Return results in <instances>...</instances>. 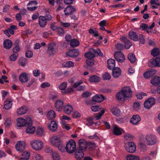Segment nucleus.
I'll return each instance as SVG.
<instances>
[{"instance_id": "1", "label": "nucleus", "mask_w": 160, "mask_h": 160, "mask_svg": "<svg viewBox=\"0 0 160 160\" xmlns=\"http://www.w3.org/2000/svg\"><path fill=\"white\" fill-rule=\"evenodd\" d=\"M132 92L129 87H125L116 94V97L118 100L124 101L127 98L132 97Z\"/></svg>"}, {"instance_id": "2", "label": "nucleus", "mask_w": 160, "mask_h": 160, "mask_svg": "<svg viewBox=\"0 0 160 160\" xmlns=\"http://www.w3.org/2000/svg\"><path fill=\"white\" fill-rule=\"evenodd\" d=\"M51 142L54 146L57 147L58 149L61 152H64L65 148L62 144L60 138L57 136H53L51 139Z\"/></svg>"}, {"instance_id": "3", "label": "nucleus", "mask_w": 160, "mask_h": 160, "mask_svg": "<svg viewBox=\"0 0 160 160\" xmlns=\"http://www.w3.org/2000/svg\"><path fill=\"white\" fill-rule=\"evenodd\" d=\"M65 150L69 153H72L76 149V143L74 140L69 141L66 145Z\"/></svg>"}, {"instance_id": "4", "label": "nucleus", "mask_w": 160, "mask_h": 160, "mask_svg": "<svg viewBox=\"0 0 160 160\" xmlns=\"http://www.w3.org/2000/svg\"><path fill=\"white\" fill-rule=\"evenodd\" d=\"M17 126L19 127H22L27 126V125H30L32 123V121L31 118H29L26 120L22 118H18L17 120Z\"/></svg>"}, {"instance_id": "5", "label": "nucleus", "mask_w": 160, "mask_h": 160, "mask_svg": "<svg viewBox=\"0 0 160 160\" xmlns=\"http://www.w3.org/2000/svg\"><path fill=\"white\" fill-rule=\"evenodd\" d=\"M124 147L126 150L130 153L134 152L136 150V146L132 142H128L125 144Z\"/></svg>"}, {"instance_id": "6", "label": "nucleus", "mask_w": 160, "mask_h": 160, "mask_svg": "<svg viewBox=\"0 0 160 160\" xmlns=\"http://www.w3.org/2000/svg\"><path fill=\"white\" fill-rule=\"evenodd\" d=\"M146 139L148 142V144L150 145H154L157 142L156 136L152 134L146 136Z\"/></svg>"}, {"instance_id": "7", "label": "nucleus", "mask_w": 160, "mask_h": 160, "mask_svg": "<svg viewBox=\"0 0 160 160\" xmlns=\"http://www.w3.org/2000/svg\"><path fill=\"white\" fill-rule=\"evenodd\" d=\"M155 99L154 98H150L145 102L144 107L146 108L149 109L155 104Z\"/></svg>"}, {"instance_id": "8", "label": "nucleus", "mask_w": 160, "mask_h": 160, "mask_svg": "<svg viewBox=\"0 0 160 160\" xmlns=\"http://www.w3.org/2000/svg\"><path fill=\"white\" fill-rule=\"evenodd\" d=\"M114 56L116 60L118 62H124L125 59V57L121 51L115 52Z\"/></svg>"}, {"instance_id": "9", "label": "nucleus", "mask_w": 160, "mask_h": 160, "mask_svg": "<svg viewBox=\"0 0 160 160\" xmlns=\"http://www.w3.org/2000/svg\"><path fill=\"white\" fill-rule=\"evenodd\" d=\"M56 45L54 42L49 43L48 48L47 52L50 55H53L56 52Z\"/></svg>"}, {"instance_id": "10", "label": "nucleus", "mask_w": 160, "mask_h": 160, "mask_svg": "<svg viewBox=\"0 0 160 160\" xmlns=\"http://www.w3.org/2000/svg\"><path fill=\"white\" fill-rule=\"evenodd\" d=\"M78 144L79 146L78 147L84 151H86L88 147V142L84 139H80L79 140Z\"/></svg>"}, {"instance_id": "11", "label": "nucleus", "mask_w": 160, "mask_h": 160, "mask_svg": "<svg viewBox=\"0 0 160 160\" xmlns=\"http://www.w3.org/2000/svg\"><path fill=\"white\" fill-rule=\"evenodd\" d=\"M32 147L35 149L39 150L43 147V143L40 140H35L32 143Z\"/></svg>"}, {"instance_id": "12", "label": "nucleus", "mask_w": 160, "mask_h": 160, "mask_svg": "<svg viewBox=\"0 0 160 160\" xmlns=\"http://www.w3.org/2000/svg\"><path fill=\"white\" fill-rule=\"evenodd\" d=\"M156 73V71L154 69H150L143 73V76L145 79H147L153 77Z\"/></svg>"}, {"instance_id": "13", "label": "nucleus", "mask_w": 160, "mask_h": 160, "mask_svg": "<svg viewBox=\"0 0 160 160\" xmlns=\"http://www.w3.org/2000/svg\"><path fill=\"white\" fill-rule=\"evenodd\" d=\"M141 118L140 116L138 115H133L132 118L130 120V122L134 125H137L141 121Z\"/></svg>"}, {"instance_id": "14", "label": "nucleus", "mask_w": 160, "mask_h": 160, "mask_svg": "<svg viewBox=\"0 0 160 160\" xmlns=\"http://www.w3.org/2000/svg\"><path fill=\"white\" fill-rule=\"evenodd\" d=\"M16 150L19 152H22L25 148V143L23 142H18L15 146Z\"/></svg>"}, {"instance_id": "15", "label": "nucleus", "mask_w": 160, "mask_h": 160, "mask_svg": "<svg viewBox=\"0 0 160 160\" xmlns=\"http://www.w3.org/2000/svg\"><path fill=\"white\" fill-rule=\"evenodd\" d=\"M76 9L73 6L71 5H68L64 9L65 14L66 16H69V15L75 12Z\"/></svg>"}, {"instance_id": "16", "label": "nucleus", "mask_w": 160, "mask_h": 160, "mask_svg": "<svg viewBox=\"0 0 160 160\" xmlns=\"http://www.w3.org/2000/svg\"><path fill=\"white\" fill-rule=\"evenodd\" d=\"M112 75L115 78H118L121 75V71L120 68L117 67L112 69Z\"/></svg>"}, {"instance_id": "17", "label": "nucleus", "mask_w": 160, "mask_h": 160, "mask_svg": "<svg viewBox=\"0 0 160 160\" xmlns=\"http://www.w3.org/2000/svg\"><path fill=\"white\" fill-rule=\"evenodd\" d=\"M79 54L78 49H74L70 50L67 52L66 54L68 56L72 58H75Z\"/></svg>"}, {"instance_id": "18", "label": "nucleus", "mask_w": 160, "mask_h": 160, "mask_svg": "<svg viewBox=\"0 0 160 160\" xmlns=\"http://www.w3.org/2000/svg\"><path fill=\"white\" fill-rule=\"evenodd\" d=\"M19 79L22 83L28 82L29 80L28 75L25 72L21 73L19 76Z\"/></svg>"}, {"instance_id": "19", "label": "nucleus", "mask_w": 160, "mask_h": 160, "mask_svg": "<svg viewBox=\"0 0 160 160\" xmlns=\"http://www.w3.org/2000/svg\"><path fill=\"white\" fill-rule=\"evenodd\" d=\"M104 99V97L102 94H96L92 98V100L97 102H102Z\"/></svg>"}, {"instance_id": "20", "label": "nucleus", "mask_w": 160, "mask_h": 160, "mask_svg": "<svg viewBox=\"0 0 160 160\" xmlns=\"http://www.w3.org/2000/svg\"><path fill=\"white\" fill-rule=\"evenodd\" d=\"M150 62L153 66L157 67H160V57L157 56L154 57V58L151 60Z\"/></svg>"}, {"instance_id": "21", "label": "nucleus", "mask_w": 160, "mask_h": 160, "mask_svg": "<svg viewBox=\"0 0 160 160\" xmlns=\"http://www.w3.org/2000/svg\"><path fill=\"white\" fill-rule=\"evenodd\" d=\"M76 152L75 155V158H77L81 159L84 156V150L77 148L76 149Z\"/></svg>"}, {"instance_id": "22", "label": "nucleus", "mask_w": 160, "mask_h": 160, "mask_svg": "<svg viewBox=\"0 0 160 160\" xmlns=\"http://www.w3.org/2000/svg\"><path fill=\"white\" fill-rule=\"evenodd\" d=\"M63 103V102L60 100H58L56 102L55 107L57 111H60L62 110Z\"/></svg>"}, {"instance_id": "23", "label": "nucleus", "mask_w": 160, "mask_h": 160, "mask_svg": "<svg viewBox=\"0 0 160 160\" xmlns=\"http://www.w3.org/2000/svg\"><path fill=\"white\" fill-rule=\"evenodd\" d=\"M107 63L108 68L109 70H112L115 68V60L114 59L110 58L108 59L107 61Z\"/></svg>"}, {"instance_id": "24", "label": "nucleus", "mask_w": 160, "mask_h": 160, "mask_svg": "<svg viewBox=\"0 0 160 160\" xmlns=\"http://www.w3.org/2000/svg\"><path fill=\"white\" fill-rule=\"evenodd\" d=\"M121 40L125 43V47L126 48L128 49L132 46L131 42L127 39L125 37H123L121 38Z\"/></svg>"}, {"instance_id": "25", "label": "nucleus", "mask_w": 160, "mask_h": 160, "mask_svg": "<svg viewBox=\"0 0 160 160\" xmlns=\"http://www.w3.org/2000/svg\"><path fill=\"white\" fill-rule=\"evenodd\" d=\"M130 38L134 41H138L139 40L138 36L136 32L134 31H130L128 34Z\"/></svg>"}, {"instance_id": "26", "label": "nucleus", "mask_w": 160, "mask_h": 160, "mask_svg": "<svg viewBox=\"0 0 160 160\" xmlns=\"http://www.w3.org/2000/svg\"><path fill=\"white\" fill-rule=\"evenodd\" d=\"M39 24L42 28L44 27L47 25V22L43 16H40L38 18Z\"/></svg>"}, {"instance_id": "27", "label": "nucleus", "mask_w": 160, "mask_h": 160, "mask_svg": "<svg viewBox=\"0 0 160 160\" xmlns=\"http://www.w3.org/2000/svg\"><path fill=\"white\" fill-rule=\"evenodd\" d=\"M28 110L27 108L25 106H22L18 109L17 113L18 115H21L25 114Z\"/></svg>"}, {"instance_id": "28", "label": "nucleus", "mask_w": 160, "mask_h": 160, "mask_svg": "<svg viewBox=\"0 0 160 160\" xmlns=\"http://www.w3.org/2000/svg\"><path fill=\"white\" fill-rule=\"evenodd\" d=\"M151 83L154 85L156 86L160 84V77L155 76L151 80Z\"/></svg>"}, {"instance_id": "29", "label": "nucleus", "mask_w": 160, "mask_h": 160, "mask_svg": "<svg viewBox=\"0 0 160 160\" xmlns=\"http://www.w3.org/2000/svg\"><path fill=\"white\" fill-rule=\"evenodd\" d=\"M58 124L55 121H52L50 124L48 125V128L52 131H54L57 128Z\"/></svg>"}, {"instance_id": "30", "label": "nucleus", "mask_w": 160, "mask_h": 160, "mask_svg": "<svg viewBox=\"0 0 160 160\" xmlns=\"http://www.w3.org/2000/svg\"><path fill=\"white\" fill-rule=\"evenodd\" d=\"M100 80V78L96 75L90 76L88 79L89 81L90 82L97 83L99 82Z\"/></svg>"}, {"instance_id": "31", "label": "nucleus", "mask_w": 160, "mask_h": 160, "mask_svg": "<svg viewBox=\"0 0 160 160\" xmlns=\"http://www.w3.org/2000/svg\"><path fill=\"white\" fill-rule=\"evenodd\" d=\"M32 123L30 125H27L28 127L26 130L27 133L29 134H33L35 130V127L32 125Z\"/></svg>"}, {"instance_id": "32", "label": "nucleus", "mask_w": 160, "mask_h": 160, "mask_svg": "<svg viewBox=\"0 0 160 160\" xmlns=\"http://www.w3.org/2000/svg\"><path fill=\"white\" fill-rule=\"evenodd\" d=\"M3 44V47L5 48L9 49L12 47V43L11 40L7 39L4 41Z\"/></svg>"}, {"instance_id": "33", "label": "nucleus", "mask_w": 160, "mask_h": 160, "mask_svg": "<svg viewBox=\"0 0 160 160\" xmlns=\"http://www.w3.org/2000/svg\"><path fill=\"white\" fill-rule=\"evenodd\" d=\"M47 116L48 119L53 120L55 118L56 115L54 111L50 110L48 112Z\"/></svg>"}, {"instance_id": "34", "label": "nucleus", "mask_w": 160, "mask_h": 160, "mask_svg": "<svg viewBox=\"0 0 160 160\" xmlns=\"http://www.w3.org/2000/svg\"><path fill=\"white\" fill-rule=\"evenodd\" d=\"M111 112L115 116L118 117L120 115V110L117 107H113L111 109Z\"/></svg>"}, {"instance_id": "35", "label": "nucleus", "mask_w": 160, "mask_h": 160, "mask_svg": "<svg viewBox=\"0 0 160 160\" xmlns=\"http://www.w3.org/2000/svg\"><path fill=\"white\" fill-rule=\"evenodd\" d=\"M113 132L115 135L117 136L120 135L122 134L121 128L116 125L113 126Z\"/></svg>"}, {"instance_id": "36", "label": "nucleus", "mask_w": 160, "mask_h": 160, "mask_svg": "<svg viewBox=\"0 0 160 160\" xmlns=\"http://www.w3.org/2000/svg\"><path fill=\"white\" fill-rule=\"evenodd\" d=\"M73 108L72 106L69 105L67 104L64 107V110L65 112L67 114H69L72 111Z\"/></svg>"}, {"instance_id": "37", "label": "nucleus", "mask_w": 160, "mask_h": 160, "mask_svg": "<svg viewBox=\"0 0 160 160\" xmlns=\"http://www.w3.org/2000/svg\"><path fill=\"white\" fill-rule=\"evenodd\" d=\"M12 104V103L11 101L7 99L4 102L3 108L8 109L11 108Z\"/></svg>"}, {"instance_id": "38", "label": "nucleus", "mask_w": 160, "mask_h": 160, "mask_svg": "<svg viewBox=\"0 0 160 160\" xmlns=\"http://www.w3.org/2000/svg\"><path fill=\"white\" fill-rule=\"evenodd\" d=\"M79 42L77 39H72L70 43V46L72 48L78 47L79 45Z\"/></svg>"}, {"instance_id": "39", "label": "nucleus", "mask_w": 160, "mask_h": 160, "mask_svg": "<svg viewBox=\"0 0 160 160\" xmlns=\"http://www.w3.org/2000/svg\"><path fill=\"white\" fill-rule=\"evenodd\" d=\"M128 58L131 63H133L136 60L135 55L132 53H129L128 56Z\"/></svg>"}, {"instance_id": "40", "label": "nucleus", "mask_w": 160, "mask_h": 160, "mask_svg": "<svg viewBox=\"0 0 160 160\" xmlns=\"http://www.w3.org/2000/svg\"><path fill=\"white\" fill-rule=\"evenodd\" d=\"M22 157L20 158V160H27L30 156V153L27 151L23 152L22 154Z\"/></svg>"}, {"instance_id": "41", "label": "nucleus", "mask_w": 160, "mask_h": 160, "mask_svg": "<svg viewBox=\"0 0 160 160\" xmlns=\"http://www.w3.org/2000/svg\"><path fill=\"white\" fill-rule=\"evenodd\" d=\"M160 53V51L158 48H154L152 51L151 52V55L154 56L156 57Z\"/></svg>"}, {"instance_id": "42", "label": "nucleus", "mask_w": 160, "mask_h": 160, "mask_svg": "<svg viewBox=\"0 0 160 160\" xmlns=\"http://www.w3.org/2000/svg\"><path fill=\"white\" fill-rule=\"evenodd\" d=\"M63 67H70L74 65V63L72 61H66L62 64Z\"/></svg>"}, {"instance_id": "43", "label": "nucleus", "mask_w": 160, "mask_h": 160, "mask_svg": "<svg viewBox=\"0 0 160 160\" xmlns=\"http://www.w3.org/2000/svg\"><path fill=\"white\" fill-rule=\"evenodd\" d=\"M85 57L88 58V59H93L94 57V54L91 52H88L85 54Z\"/></svg>"}, {"instance_id": "44", "label": "nucleus", "mask_w": 160, "mask_h": 160, "mask_svg": "<svg viewBox=\"0 0 160 160\" xmlns=\"http://www.w3.org/2000/svg\"><path fill=\"white\" fill-rule=\"evenodd\" d=\"M126 158L127 160H140L138 157L132 155H128Z\"/></svg>"}, {"instance_id": "45", "label": "nucleus", "mask_w": 160, "mask_h": 160, "mask_svg": "<svg viewBox=\"0 0 160 160\" xmlns=\"http://www.w3.org/2000/svg\"><path fill=\"white\" fill-rule=\"evenodd\" d=\"M102 78L105 80H109L111 78V76L109 73L106 72L102 75Z\"/></svg>"}, {"instance_id": "46", "label": "nucleus", "mask_w": 160, "mask_h": 160, "mask_svg": "<svg viewBox=\"0 0 160 160\" xmlns=\"http://www.w3.org/2000/svg\"><path fill=\"white\" fill-rule=\"evenodd\" d=\"M37 134L39 136H42L44 134L43 129L41 128H38L36 130Z\"/></svg>"}, {"instance_id": "47", "label": "nucleus", "mask_w": 160, "mask_h": 160, "mask_svg": "<svg viewBox=\"0 0 160 160\" xmlns=\"http://www.w3.org/2000/svg\"><path fill=\"white\" fill-rule=\"evenodd\" d=\"M18 56V53H14L11 55L9 57V59L10 61H15L17 58Z\"/></svg>"}, {"instance_id": "48", "label": "nucleus", "mask_w": 160, "mask_h": 160, "mask_svg": "<svg viewBox=\"0 0 160 160\" xmlns=\"http://www.w3.org/2000/svg\"><path fill=\"white\" fill-rule=\"evenodd\" d=\"M67 85V82H63L61 83L58 86L59 88L61 90H64L66 88Z\"/></svg>"}, {"instance_id": "49", "label": "nucleus", "mask_w": 160, "mask_h": 160, "mask_svg": "<svg viewBox=\"0 0 160 160\" xmlns=\"http://www.w3.org/2000/svg\"><path fill=\"white\" fill-rule=\"evenodd\" d=\"M52 156L54 160H59L60 159L59 156L57 152H53Z\"/></svg>"}, {"instance_id": "50", "label": "nucleus", "mask_w": 160, "mask_h": 160, "mask_svg": "<svg viewBox=\"0 0 160 160\" xmlns=\"http://www.w3.org/2000/svg\"><path fill=\"white\" fill-rule=\"evenodd\" d=\"M43 17L45 18V20L46 21H50L52 19V16L48 12L46 13Z\"/></svg>"}, {"instance_id": "51", "label": "nucleus", "mask_w": 160, "mask_h": 160, "mask_svg": "<svg viewBox=\"0 0 160 160\" xmlns=\"http://www.w3.org/2000/svg\"><path fill=\"white\" fill-rule=\"evenodd\" d=\"M91 109L92 111L96 112L99 111L101 108L99 106H95L91 107Z\"/></svg>"}, {"instance_id": "52", "label": "nucleus", "mask_w": 160, "mask_h": 160, "mask_svg": "<svg viewBox=\"0 0 160 160\" xmlns=\"http://www.w3.org/2000/svg\"><path fill=\"white\" fill-rule=\"evenodd\" d=\"M33 52L32 51L28 50L26 52V56L28 58H31L33 56Z\"/></svg>"}, {"instance_id": "53", "label": "nucleus", "mask_w": 160, "mask_h": 160, "mask_svg": "<svg viewBox=\"0 0 160 160\" xmlns=\"http://www.w3.org/2000/svg\"><path fill=\"white\" fill-rule=\"evenodd\" d=\"M140 28H142V30L145 31L148 28V26L146 24L142 23L140 26Z\"/></svg>"}, {"instance_id": "54", "label": "nucleus", "mask_w": 160, "mask_h": 160, "mask_svg": "<svg viewBox=\"0 0 160 160\" xmlns=\"http://www.w3.org/2000/svg\"><path fill=\"white\" fill-rule=\"evenodd\" d=\"M140 104L139 102H135L133 103V108L134 110H138L139 109Z\"/></svg>"}, {"instance_id": "55", "label": "nucleus", "mask_w": 160, "mask_h": 160, "mask_svg": "<svg viewBox=\"0 0 160 160\" xmlns=\"http://www.w3.org/2000/svg\"><path fill=\"white\" fill-rule=\"evenodd\" d=\"M139 38L141 43L142 44H144L145 40L143 35L140 34L139 36Z\"/></svg>"}, {"instance_id": "56", "label": "nucleus", "mask_w": 160, "mask_h": 160, "mask_svg": "<svg viewBox=\"0 0 160 160\" xmlns=\"http://www.w3.org/2000/svg\"><path fill=\"white\" fill-rule=\"evenodd\" d=\"M146 95V94L145 93L142 92L141 93L138 94L136 95V96L138 99H141L143 98V96H145Z\"/></svg>"}, {"instance_id": "57", "label": "nucleus", "mask_w": 160, "mask_h": 160, "mask_svg": "<svg viewBox=\"0 0 160 160\" xmlns=\"http://www.w3.org/2000/svg\"><path fill=\"white\" fill-rule=\"evenodd\" d=\"M72 117L74 118H79L81 117V114L77 111H75L72 114Z\"/></svg>"}, {"instance_id": "58", "label": "nucleus", "mask_w": 160, "mask_h": 160, "mask_svg": "<svg viewBox=\"0 0 160 160\" xmlns=\"http://www.w3.org/2000/svg\"><path fill=\"white\" fill-rule=\"evenodd\" d=\"M92 59H87L86 61V63L87 65L92 66L94 64V62Z\"/></svg>"}, {"instance_id": "59", "label": "nucleus", "mask_w": 160, "mask_h": 160, "mask_svg": "<svg viewBox=\"0 0 160 160\" xmlns=\"http://www.w3.org/2000/svg\"><path fill=\"white\" fill-rule=\"evenodd\" d=\"M50 86V84L48 82H44L42 83L41 87L42 88H45L47 87H48Z\"/></svg>"}, {"instance_id": "60", "label": "nucleus", "mask_w": 160, "mask_h": 160, "mask_svg": "<svg viewBox=\"0 0 160 160\" xmlns=\"http://www.w3.org/2000/svg\"><path fill=\"white\" fill-rule=\"evenodd\" d=\"M57 31L58 33L60 35L63 34L65 32L63 29L60 27H58Z\"/></svg>"}, {"instance_id": "61", "label": "nucleus", "mask_w": 160, "mask_h": 160, "mask_svg": "<svg viewBox=\"0 0 160 160\" xmlns=\"http://www.w3.org/2000/svg\"><path fill=\"white\" fill-rule=\"evenodd\" d=\"M33 75L35 77H38L40 75V70L36 69L33 71Z\"/></svg>"}, {"instance_id": "62", "label": "nucleus", "mask_w": 160, "mask_h": 160, "mask_svg": "<svg viewBox=\"0 0 160 160\" xmlns=\"http://www.w3.org/2000/svg\"><path fill=\"white\" fill-rule=\"evenodd\" d=\"M83 82L82 81L80 80L78 81V82H76L73 85V87L76 88H77L78 86L80 85V84H82V83Z\"/></svg>"}, {"instance_id": "63", "label": "nucleus", "mask_w": 160, "mask_h": 160, "mask_svg": "<svg viewBox=\"0 0 160 160\" xmlns=\"http://www.w3.org/2000/svg\"><path fill=\"white\" fill-rule=\"evenodd\" d=\"M65 38L66 41L68 42H71L72 40V37L70 35L68 34H67L66 35Z\"/></svg>"}, {"instance_id": "64", "label": "nucleus", "mask_w": 160, "mask_h": 160, "mask_svg": "<svg viewBox=\"0 0 160 160\" xmlns=\"http://www.w3.org/2000/svg\"><path fill=\"white\" fill-rule=\"evenodd\" d=\"M91 95L90 93L88 92H83L82 94V96L84 98H88Z\"/></svg>"}]
</instances>
